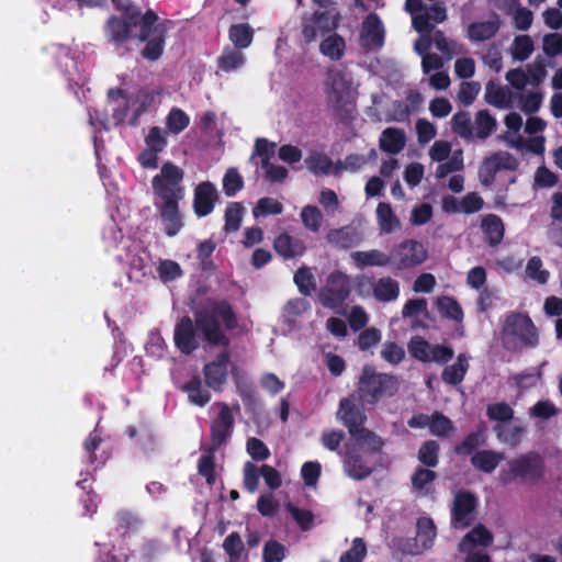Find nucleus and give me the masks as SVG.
<instances>
[{"label": "nucleus", "instance_id": "60", "mask_svg": "<svg viewBox=\"0 0 562 562\" xmlns=\"http://www.w3.org/2000/svg\"><path fill=\"white\" fill-rule=\"evenodd\" d=\"M432 468H416L415 472L412 475L411 482L412 486L417 491H423L428 484L432 483L437 474L431 470Z\"/></svg>", "mask_w": 562, "mask_h": 562}, {"label": "nucleus", "instance_id": "52", "mask_svg": "<svg viewBox=\"0 0 562 562\" xmlns=\"http://www.w3.org/2000/svg\"><path fill=\"white\" fill-rule=\"evenodd\" d=\"M526 276L539 284H546L549 280L550 273L548 270L542 269L541 258L533 256L527 262Z\"/></svg>", "mask_w": 562, "mask_h": 562}, {"label": "nucleus", "instance_id": "10", "mask_svg": "<svg viewBox=\"0 0 562 562\" xmlns=\"http://www.w3.org/2000/svg\"><path fill=\"white\" fill-rule=\"evenodd\" d=\"M428 257L424 245L415 239H406L397 244L390 252L392 267L396 270H406L422 265Z\"/></svg>", "mask_w": 562, "mask_h": 562}, {"label": "nucleus", "instance_id": "64", "mask_svg": "<svg viewBox=\"0 0 562 562\" xmlns=\"http://www.w3.org/2000/svg\"><path fill=\"white\" fill-rule=\"evenodd\" d=\"M381 357L390 364H398L405 357L403 347L394 341H386L381 350Z\"/></svg>", "mask_w": 562, "mask_h": 562}, {"label": "nucleus", "instance_id": "7", "mask_svg": "<svg viewBox=\"0 0 562 562\" xmlns=\"http://www.w3.org/2000/svg\"><path fill=\"white\" fill-rule=\"evenodd\" d=\"M543 475V458L538 452L529 451L508 461V470L501 472L499 481L504 485H508L518 479L536 482L542 479Z\"/></svg>", "mask_w": 562, "mask_h": 562}, {"label": "nucleus", "instance_id": "59", "mask_svg": "<svg viewBox=\"0 0 562 562\" xmlns=\"http://www.w3.org/2000/svg\"><path fill=\"white\" fill-rule=\"evenodd\" d=\"M546 138L544 136H533L529 139H525L521 136H518L515 142H513V146L516 148L525 147L528 151L535 155H543L546 150Z\"/></svg>", "mask_w": 562, "mask_h": 562}, {"label": "nucleus", "instance_id": "56", "mask_svg": "<svg viewBox=\"0 0 562 562\" xmlns=\"http://www.w3.org/2000/svg\"><path fill=\"white\" fill-rule=\"evenodd\" d=\"M286 548L274 539L268 540L262 549L263 562H282L285 559Z\"/></svg>", "mask_w": 562, "mask_h": 562}, {"label": "nucleus", "instance_id": "11", "mask_svg": "<svg viewBox=\"0 0 562 562\" xmlns=\"http://www.w3.org/2000/svg\"><path fill=\"white\" fill-rule=\"evenodd\" d=\"M338 27V18L331 16L328 11H315L304 15L301 22V34L305 44L316 41L317 35H325Z\"/></svg>", "mask_w": 562, "mask_h": 562}, {"label": "nucleus", "instance_id": "31", "mask_svg": "<svg viewBox=\"0 0 562 562\" xmlns=\"http://www.w3.org/2000/svg\"><path fill=\"white\" fill-rule=\"evenodd\" d=\"M493 541V535L483 525L475 526L469 531L459 544L461 552H465L471 547L483 546L486 547Z\"/></svg>", "mask_w": 562, "mask_h": 562}, {"label": "nucleus", "instance_id": "49", "mask_svg": "<svg viewBox=\"0 0 562 562\" xmlns=\"http://www.w3.org/2000/svg\"><path fill=\"white\" fill-rule=\"evenodd\" d=\"M430 349L431 345L420 336H414L408 342L409 355L422 362H430Z\"/></svg>", "mask_w": 562, "mask_h": 562}, {"label": "nucleus", "instance_id": "38", "mask_svg": "<svg viewBox=\"0 0 562 562\" xmlns=\"http://www.w3.org/2000/svg\"><path fill=\"white\" fill-rule=\"evenodd\" d=\"M203 454L200 457L198 462V472L203 476L207 484L212 485L216 481L215 473V452L211 451V447H202Z\"/></svg>", "mask_w": 562, "mask_h": 562}, {"label": "nucleus", "instance_id": "37", "mask_svg": "<svg viewBox=\"0 0 562 562\" xmlns=\"http://www.w3.org/2000/svg\"><path fill=\"white\" fill-rule=\"evenodd\" d=\"M351 437L358 446L366 448V451L370 454L380 453L384 446V441L378 435L364 427Z\"/></svg>", "mask_w": 562, "mask_h": 562}, {"label": "nucleus", "instance_id": "26", "mask_svg": "<svg viewBox=\"0 0 562 562\" xmlns=\"http://www.w3.org/2000/svg\"><path fill=\"white\" fill-rule=\"evenodd\" d=\"M351 258L359 268L386 267L392 265V258H390V254H384L378 249L368 251H355L351 254Z\"/></svg>", "mask_w": 562, "mask_h": 562}, {"label": "nucleus", "instance_id": "2", "mask_svg": "<svg viewBox=\"0 0 562 562\" xmlns=\"http://www.w3.org/2000/svg\"><path fill=\"white\" fill-rule=\"evenodd\" d=\"M193 317L203 341L210 347L223 348L202 369L206 386L214 392H222L231 364V338L225 330L231 331L238 327L237 314L228 300L207 297L194 311Z\"/></svg>", "mask_w": 562, "mask_h": 562}, {"label": "nucleus", "instance_id": "17", "mask_svg": "<svg viewBox=\"0 0 562 562\" xmlns=\"http://www.w3.org/2000/svg\"><path fill=\"white\" fill-rule=\"evenodd\" d=\"M362 46L367 49L381 48L384 44V27L376 13H370L362 23Z\"/></svg>", "mask_w": 562, "mask_h": 562}, {"label": "nucleus", "instance_id": "20", "mask_svg": "<svg viewBox=\"0 0 562 562\" xmlns=\"http://www.w3.org/2000/svg\"><path fill=\"white\" fill-rule=\"evenodd\" d=\"M501 24L499 16L493 13L492 20L471 23L467 31L468 38L475 43L488 41L499 31Z\"/></svg>", "mask_w": 562, "mask_h": 562}, {"label": "nucleus", "instance_id": "32", "mask_svg": "<svg viewBox=\"0 0 562 562\" xmlns=\"http://www.w3.org/2000/svg\"><path fill=\"white\" fill-rule=\"evenodd\" d=\"M468 369V358L464 353H460L453 364L447 366L443 369L441 374L442 381L447 384L458 385L463 381Z\"/></svg>", "mask_w": 562, "mask_h": 562}, {"label": "nucleus", "instance_id": "50", "mask_svg": "<svg viewBox=\"0 0 562 562\" xmlns=\"http://www.w3.org/2000/svg\"><path fill=\"white\" fill-rule=\"evenodd\" d=\"M244 188V180L236 168H228L223 177V191L226 196H234Z\"/></svg>", "mask_w": 562, "mask_h": 562}, {"label": "nucleus", "instance_id": "40", "mask_svg": "<svg viewBox=\"0 0 562 562\" xmlns=\"http://www.w3.org/2000/svg\"><path fill=\"white\" fill-rule=\"evenodd\" d=\"M229 40L237 48H247L254 38V30L249 24H233L228 31Z\"/></svg>", "mask_w": 562, "mask_h": 562}, {"label": "nucleus", "instance_id": "8", "mask_svg": "<svg viewBox=\"0 0 562 562\" xmlns=\"http://www.w3.org/2000/svg\"><path fill=\"white\" fill-rule=\"evenodd\" d=\"M350 292L351 286L348 276L336 270L327 277L326 285L321 288L318 300L324 307L337 310L344 305Z\"/></svg>", "mask_w": 562, "mask_h": 562}, {"label": "nucleus", "instance_id": "3", "mask_svg": "<svg viewBox=\"0 0 562 562\" xmlns=\"http://www.w3.org/2000/svg\"><path fill=\"white\" fill-rule=\"evenodd\" d=\"M184 171L171 161H166L160 172L153 177L151 188L157 201L155 206L159 213L167 236H176L183 227V216L179 203L186 195L182 186Z\"/></svg>", "mask_w": 562, "mask_h": 562}, {"label": "nucleus", "instance_id": "57", "mask_svg": "<svg viewBox=\"0 0 562 562\" xmlns=\"http://www.w3.org/2000/svg\"><path fill=\"white\" fill-rule=\"evenodd\" d=\"M486 415L490 419L507 423L514 418V409L505 402L487 405Z\"/></svg>", "mask_w": 562, "mask_h": 562}, {"label": "nucleus", "instance_id": "22", "mask_svg": "<svg viewBox=\"0 0 562 562\" xmlns=\"http://www.w3.org/2000/svg\"><path fill=\"white\" fill-rule=\"evenodd\" d=\"M481 229L490 246L499 245L504 238V223L496 214H486L482 217Z\"/></svg>", "mask_w": 562, "mask_h": 562}, {"label": "nucleus", "instance_id": "23", "mask_svg": "<svg viewBox=\"0 0 562 562\" xmlns=\"http://www.w3.org/2000/svg\"><path fill=\"white\" fill-rule=\"evenodd\" d=\"M505 459L503 452L495 450H479L470 459L472 467L484 473H492Z\"/></svg>", "mask_w": 562, "mask_h": 562}, {"label": "nucleus", "instance_id": "58", "mask_svg": "<svg viewBox=\"0 0 562 562\" xmlns=\"http://www.w3.org/2000/svg\"><path fill=\"white\" fill-rule=\"evenodd\" d=\"M367 554V546L362 538H355L351 548L340 555L339 562H362Z\"/></svg>", "mask_w": 562, "mask_h": 562}, {"label": "nucleus", "instance_id": "41", "mask_svg": "<svg viewBox=\"0 0 562 562\" xmlns=\"http://www.w3.org/2000/svg\"><path fill=\"white\" fill-rule=\"evenodd\" d=\"M190 124V116L180 108H172L166 117L167 130L178 135L183 132Z\"/></svg>", "mask_w": 562, "mask_h": 562}, {"label": "nucleus", "instance_id": "28", "mask_svg": "<svg viewBox=\"0 0 562 562\" xmlns=\"http://www.w3.org/2000/svg\"><path fill=\"white\" fill-rule=\"evenodd\" d=\"M346 50L344 37L337 33L329 34L319 44V52L330 60H340Z\"/></svg>", "mask_w": 562, "mask_h": 562}, {"label": "nucleus", "instance_id": "5", "mask_svg": "<svg viewBox=\"0 0 562 562\" xmlns=\"http://www.w3.org/2000/svg\"><path fill=\"white\" fill-rule=\"evenodd\" d=\"M400 389L397 376L376 372L374 367L364 366L357 386L359 401L366 405H375L384 398L394 396Z\"/></svg>", "mask_w": 562, "mask_h": 562}, {"label": "nucleus", "instance_id": "16", "mask_svg": "<svg viewBox=\"0 0 562 562\" xmlns=\"http://www.w3.org/2000/svg\"><path fill=\"white\" fill-rule=\"evenodd\" d=\"M338 415L341 423L348 428L350 436L363 428L367 420L363 408L347 397L340 401Z\"/></svg>", "mask_w": 562, "mask_h": 562}, {"label": "nucleus", "instance_id": "13", "mask_svg": "<svg viewBox=\"0 0 562 562\" xmlns=\"http://www.w3.org/2000/svg\"><path fill=\"white\" fill-rule=\"evenodd\" d=\"M198 333L195 319L190 316H182L175 325L173 342L177 349L186 356L192 355L199 348Z\"/></svg>", "mask_w": 562, "mask_h": 562}, {"label": "nucleus", "instance_id": "43", "mask_svg": "<svg viewBox=\"0 0 562 562\" xmlns=\"http://www.w3.org/2000/svg\"><path fill=\"white\" fill-rule=\"evenodd\" d=\"M305 165L314 175L327 176L331 171L333 161L325 154L314 151L306 157Z\"/></svg>", "mask_w": 562, "mask_h": 562}, {"label": "nucleus", "instance_id": "61", "mask_svg": "<svg viewBox=\"0 0 562 562\" xmlns=\"http://www.w3.org/2000/svg\"><path fill=\"white\" fill-rule=\"evenodd\" d=\"M182 269L177 261L162 260L158 266V274L161 281L170 282L182 276Z\"/></svg>", "mask_w": 562, "mask_h": 562}, {"label": "nucleus", "instance_id": "25", "mask_svg": "<svg viewBox=\"0 0 562 562\" xmlns=\"http://www.w3.org/2000/svg\"><path fill=\"white\" fill-rule=\"evenodd\" d=\"M406 144V136L403 130L396 127L385 128L380 136V148L389 154L401 153Z\"/></svg>", "mask_w": 562, "mask_h": 562}, {"label": "nucleus", "instance_id": "48", "mask_svg": "<svg viewBox=\"0 0 562 562\" xmlns=\"http://www.w3.org/2000/svg\"><path fill=\"white\" fill-rule=\"evenodd\" d=\"M454 430L452 422L442 413L431 414L429 431L437 437H448Z\"/></svg>", "mask_w": 562, "mask_h": 562}, {"label": "nucleus", "instance_id": "15", "mask_svg": "<svg viewBox=\"0 0 562 562\" xmlns=\"http://www.w3.org/2000/svg\"><path fill=\"white\" fill-rule=\"evenodd\" d=\"M218 200L216 187L211 181L199 183L193 192V211L198 217L210 215Z\"/></svg>", "mask_w": 562, "mask_h": 562}, {"label": "nucleus", "instance_id": "12", "mask_svg": "<svg viewBox=\"0 0 562 562\" xmlns=\"http://www.w3.org/2000/svg\"><path fill=\"white\" fill-rule=\"evenodd\" d=\"M476 506L477 498L472 492H458L451 507V526L461 530L470 527L475 519Z\"/></svg>", "mask_w": 562, "mask_h": 562}, {"label": "nucleus", "instance_id": "44", "mask_svg": "<svg viewBox=\"0 0 562 562\" xmlns=\"http://www.w3.org/2000/svg\"><path fill=\"white\" fill-rule=\"evenodd\" d=\"M494 430L499 440L510 446H517L525 432V428L520 425H496Z\"/></svg>", "mask_w": 562, "mask_h": 562}, {"label": "nucleus", "instance_id": "35", "mask_svg": "<svg viewBox=\"0 0 562 562\" xmlns=\"http://www.w3.org/2000/svg\"><path fill=\"white\" fill-rule=\"evenodd\" d=\"M231 374L234 379L236 390L246 406H251L256 403V390L251 382L239 374L236 366L231 369Z\"/></svg>", "mask_w": 562, "mask_h": 562}, {"label": "nucleus", "instance_id": "18", "mask_svg": "<svg viewBox=\"0 0 562 562\" xmlns=\"http://www.w3.org/2000/svg\"><path fill=\"white\" fill-rule=\"evenodd\" d=\"M179 390L187 394L188 401L199 407H204L211 401L210 387L203 384L199 374H193L187 382L179 386Z\"/></svg>", "mask_w": 562, "mask_h": 562}, {"label": "nucleus", "instance_id": "4", "mask_svg": "<svg viewBox=\"0 0 562 562\" xmlns=\"http://www.w3.org/2000/svg\"><path fill=\"white\" fill-rule=\"evenodd\" d=\"M324 86L326 100L334 116L341 123L353 120L356 103L351 97L352 82L347 74L336 67H329Z\"/></svg>", "mask_w": 562, "mask_h": 562}, {"label": "nucleus", "instance_id": "24", "mask_svg": "<svg viewBox=\"0 0 562 562\" xmlns=\"http://www.w3.org/2000/svg\"><path fill=\"white\" fill-rule=\"evenodd\" d=\"M344 467L348 476L358 481L368 477L372 473L370 464L356 450L347 452Z\"/></svg>", "mask_w": 562, "mask_h": 562}, {"label": "nucleus", "instance_id": "51", "mask_svg": "<svg viewBox=\"0 0 562 562\" xmlns=\"http://www.w3.org/2000/svg\"><path fill=\"white\" fill-rule=\"evenodd\" d=\"M286 510L291 514L292 518L295 520L302 531H307L312 528L314 522V515L311 510L300 508L292 503L286 504Z\"/></svg>", "mask_w": 562, "mask_h": 562}, {"label": "nucleus", "instance_id": "19", "mask_svg": "<svg viewBox=\"0 0 562 562\" xmlns=\"http://www.w3.org/2000/svg\"><path fill=\"white\" fill-rule=\"evenodd\" d=\"M273 248L284 260L301 257L306 251L304 241L288 233H281L274 238Z\"/></svg>", "mask_w": 562, "mask_h": 562}, {"label": "nucleus", "instance_id": "30", "mask_svg": "<svg viewBox=\"0 0 562 562\" xmlns=\"http://www.w3.org/2000/svg\"><path fill=\"white\" fill-rule=\"evenodd\" d=\"M373 295L380 302L395 301L400 295V284L391 277H382L373 284Z\"/></svg>", "mask_w": 562, "mask_h": 562}, {"label": "nucleus", "instance_id": "47", "mask_svg": "<svg viewBox=\"0 0 562 562\" xmlns=\"http://www.w3.org/2000/svg\"><path fill=\"white\" fill-rule=\"evenodd\" d=\"M452 131L464 139L473 138L472 121L469 112L459 111L451 120Z\"/></svg>", "mask_w": 562, "mask_h": 562}, {"label": "nucleus", "instance_id": "36", "mask_svg": "<svg viewBox=\"0 0 562 562\" xmlns=\"http://www.w3.org/2000/svg\"><path fill=\"white\" fill-rule=\"evenodd\" d=\"M439 314L443 318H448L454 321L457 323H461L463 321V310L459 302L451 296H440L436 302Z\"/></svg>", "mask_w": 562, "mask_h": 562}, {"label": "nucleus", "instance_id": "55", "mask_svg": "<svg viewBox=\"0 0 562 562\" xmlns=\"http://www.w3.org/2000/svg\"><path fill=\"white\" fill-rule=\"evenodd\" d=\"M283 211V205L278 200L272 198H261L257 205L254 207L252 213L255 217L267 215H279Z\"/></svg>", "mask_w": 562, "mask_h": 562}, {"label": "nucleus", "instance_id": "34", "mask_svg": "<svg viewBox=\"0 0 562 562\" xmlns=\"http://www.w3.org/2000/svg\"><path fill=\"white\" fill-rule=\"evenodd\" d=\"M506 4L509 9V13L513 15L515 27L519 31L529 30L533 21L532 12L521 7L519 0H507Z\"/></svg>", "mask_w": 562, "mask_h": 562}, {"label": "nucleus", "instance_id": "54", "mask_svg": "<svg viewBox=\"0 0 562 562\" xmlns=\"http://www.w3.org/2000/svg\"><path fill=\"white\" fill-rule=\"evenodd\" d=\"M223 549L232 562L238 561L244 552L240 535L236 531L231 532L223 542Z\"/></svg>", "mask_w": 562, "mask_h": 562}, {"label": "nucleus", "instance_id": "9", "mask_svg": "<svg viewBox=\"0 0 562 562\" xmlns=\"http://www.w3.org/2000/svg\"><path fill=\"white\" fill-rule=\"evenodd\" d=\"M218 408L217 415L212 418L210 424V445L211 451H217L226 446L234 432L235 417L232 408L225 402L215 404Z\"/></svg>", "mask_w": 562, "mask_h": 562}, {"label": "nucleus", "instance_id": "14", "mask_svg": "<svg viewBox=\"0 0 562 562\" xmlns=\"http://www.w3.org/2000/svg\"><path fill=\"white\" fill-rule=\"evenodd\" d=\"M166 132L159 126H153L145 137V148L138 155V161L146 169L158 167V155L167 147Z\"/></svg>", "mask_w": 562, "mask_h": 562}, {"label": "nucleus", "instance_id": "1", "mask_svg": "<svg viewBox=\"0 0 562 562\" xmlns=\"http://www.w3.org/2000/svg\"><path fill=\"white\" fill-rule=\"evenodd\" d=\"M120 15H111L105 21L103 33L109 44L115 48L126 47L128 42L144 44L140 56L147 61H157L165 52L168 35L167 22L148 9L142 12L140 7L132 0H112Z\"/></svg>", "mask_w": 562, "mask_h": 562}, {"label": "nucleus", "instance_id": "42", "mask_svg": "<svg viewBox=\"0 0 562 562\" xmlns=\"http://www.w3.org/2000/svg\"><path fill=\"white\" fill-rule=\"evenodd\" d=\"M244 214V206L239 202H229L225 209V224L224 231L226 233L236 232L239 229Z\"/></svg>", "mask_w": 562, "mask_h": 562}, {"label": "nucleus", "instance_id": "33", "mask_svg": "<svg viewBox=\"0 0 562 562\" xmlns=\"http://www.w3.org/2000/svg\"><path fill=\"white\" fill-rule=\"evenodd\" d=\"M378 225L383 234H391L396 228L401 227V222L394 214L391 204L380 202L376 206Z\"/></svg>", "mask_w": 562, "mask_h": 562}, {"label": "nucleus", "instance_id": "53", "mask_svg": "<svg viewBox=\"0 0 562 562\" xmlns=\"http://www.w3.org/2000/svg\"><path fill=\"white\" fill-rule=\"evenodd\" d=\"M301 220L307 229L317 233L322 226L323 215L317 206L306 205L302 209Z\"/></svg>", "mask_w": 562, "mask_h": 562}, {"label": "nucleus", "instance_id": "21", "mask_svg": "<svg viewBox=\"0 0 562 562\" xmlns=\"http://www.w3.org/2000/svg\"><path fill=\"white\" fill-rule=\"evenodd\" d=\"M485 443V427L480 426L476 430L469 432L460 443L456 445L453 452L459 457H472Z\"/></svg>", "mask_w": 562, "mask_h": 562}, {"label": "nucleus", "instance_id": "6", "mask_svg": "<svg viewBox=\"0 0 562 562\" xmlns=\"http://www.w3.org/2000/svg\"><path fill=\"white\" fill-rule=\"evenodd\" d=\"M502 341L506 350L517 352L524 348H535L539 344L536 326L528 315L510 313L502 330Z\"/></svg>", "mask_w": 562, "mask_h": 562}, {"label": "nucleus", "instance_id": "63", "mask_svg": "<svg viewBox=\"0 0 562 562\" xmlns=\"http://www.w3.org/2000/svg\"><path fill=\"white\" fill-rule=\"evenodd\" d=\"M533 50V42L528 35L517 36L514 41V58L517 60H526Z\"/></svg>", "mask_w": 562, "mask_h": 562}, {"label": "nucleus", "instance_id": "46", "mask_svg": "<svg viewBox=\"0 0 562 562\" xmlns=\"http://www.w3.org/2000/svg\"><path fill=\"white\" fill-rule=\"evenodd\" d=\"M476 137L486 139L496 128V120L487 110H480L475 114Z\"/></svg>", "mask_w": 562, "mask_h": 562}, {"label": "nucleus", "instance_id": "62", "mask_svg": "<svg viewBox=\"0 0 562 562\" xmlns=\"http://www.w3.org/2000/svg\"><path fill=\"white\" fill-rule=\"evenodd\" d=\"M559 181L558 176L546 166H539L535 172L533 187L535 188H552Z\"/></svg>", "mask_w": 562, "mask_h": 562}, {"label": "nucleus", "instance_id": "29", "mask_svg": "<svg viewBox=\"0 0 562 562\" xmlns=\"http://www.w3.org/2000/svg\"><path fill=\"white\" fill-rule=\"evenodd\" d=\"M416 541L423 550L430 549L437 537V528L430 517H419L416 522Z\"/></svg>", "mask_w": 562, "mask_h": 562}, {"label": "nucleus", "instance_id": "39", "mask_svg": "<svg viewBox=\"0 0 562 562\" xmlns=\"http://www.w3.org/2000/svg\"><path fill=\"white\" fill-rule=\"evenodd\" d=\"M440 446L436 440H427L419 447L417 459L427 468H436L439 464Z\"/></svg>", "mask_w": 562, "mask_h": 562}, {"label": "nucleus", "instance_id": "45", "mask_svg": "<svg viewBox=\"0 0 562 562\" xmlns=\"http://www.w3.org/2000/svg\"><path fill=\"white\" fill-rule=\"evenodd\" d=\"M293 281L302 295H311V293L316 289L315 278L311 272V269L306 266L296 270Z\"/></svg>", "mask_w": 562, "mask_h": 562}, {"label": "nucleus", "instance_id": "27", "mask_svg": "<svg viewBox=\"0 0 562 562\" xmlns=\"http://www.w3.org/2000/svg\"><path fill=\"white\" fill-rule=\"evenodd\" d=\"M485 101L498 109H507L512 105V92L508 88L487 82L485 87Z\"/></svg>", "mask_w": 562, "mask_h": 562}]
</instances>
